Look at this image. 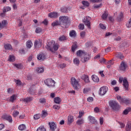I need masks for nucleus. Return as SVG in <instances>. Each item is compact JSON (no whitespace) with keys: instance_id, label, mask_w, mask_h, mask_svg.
<instances>
[{"instance_id":"aec40b11","label":"nucleus","mask_w":131,"mask_h":131,"mask_svg":"<svg viewBox=\"0 0 131 131\" xmlns=\"http://www.w3.org/2000/svg\"><path fill=\"white\" fill-rule=\"evenodd\" d=\"M33 100V97H28L26 98L23 99V101L25 102L26 103H29V102H31Z\"/></svg>"},{"instance_id":"9b49d317","label":"nucleus","mask_w":131,"mask_h":131,"mask_svg":"<svg viewBox=\"0 0 131 131\" xmlns=\"http://www.w3.org/2000/svg\"><path fill=\"white\" fill-rule=\"evenodd\" d=\"M126 68H127V64H126V62L122 61L119 67V70L121 71H125Z\"/></svg>"},{"instance_id":"4c0bfd02","label":"nucleus","mask_w":131,"mask_h":131,"mask_svg":"<svg viewBox=\"0 0 131 131\" xmlns=\"http://www.w3.org/2000/svg\"><path fill=\"white\" fill-rule=\"evenodd\" d=\"M8 61L9 62H14L15 61V56L14 55H10Z\"/></svg>"},{"instance_id":"e433bc0d","label":"nucleus","mask_w":131,"mask_h":131,"mask_svg":"<svg viewBox=\"0 0 131 131\" xmlns=\"http://www.w3.org/2000/svg\"><path fill=\"white\" fill-rule=\"evenodd\" d=\"M70 36L71 37H75L76 36V32L74 30H72L70 32Z\"/></svg>"},{"instance_id":"79ce46f5","label":"nucleus","mask_w":131,"mask_h":131,"mask_svg":"<svg viewBox=\"0 0 131 131\" xmlns=\"http://www.w3.org/2000/svg\"><path fill=\"white\" fill-rule=\"evenodd\" d=\"M130 110H131L130 108L125 110L123 112V114H124L125 115L128 114V112H129V111H130Z\"/></svg>"},{"instance_id":"f704fd0d","label":"nucleus","mask_w":131,"mask_h":131,"mask_svg":"<svg viewBox=\"0 0 131 131\" xmlns=\"http://www.w3.org/2000/svg\"><path fill=\"white\" fill-rule=\"evenodd\" d=\"M25 128H26V126H25V125H24L23 124H20L18 126V129L19 130H24V129H25Z\"/></svg>"},{"instance_id":"603ef678","label":"nucleus","mask_w":131,"mask_h":131,"mask_svg":"<svg viewBox=\"0 0 131 131\" xmlns=\"http://www.w3.org/2000/svg\"><path fill=\"white\" fill-rule=\"evenodd\" d=\"M15 82L17 85H21V83H22L20 80H15Z\"/></svg>"},{"instance_id":"a878e982","label":"nucleus","mask_w":131,"mask_h":131,"mask_svg":"<svg viewBox=\"0 0 131 131\" xmlns=\"http://www.w3.org/2000/svg\"><path fill=\"white\" fill-rule=\"evenodd\" d=\"M92 80L94 82H99V77L96 75H92Z\"/></svg>"},{"instance_id":"de8ad7c7","label":"nucleus","mask_w":131,"mask_h":131,"mask_svg":"<svg viewBox=\"0 0 131 131\" xmlns=\"http://www.w3.org/2000/svg\"><path fill=\"white\" fill-rule=\"evenodd\" d=\"M82 4L84 7H89V6H90V3L86 1H82Z\"/></svg>"},{"instance_id":"8fccbe9b","label":"nucleus","mask_w":131,"mask_h":131,"mask_svg":"<svg viewBox=\"0 0 131 131\" xmlns=\"http://www.w3.org/2000/svg\"><path fill=\"white\" fill-rule=\"evenodd\" d=\"M53 108L55 110L58 111V110H59V109H60V105H54L53 106Z\"/></svg>"},{"instance_id":"72a5a7b5","label":"nucleus","mask_w":131,"mask_h":131,"mask_svg":"<svg viewBox=\"0 0 131 131\" xmlns=\"http://www.w3.org/2000/svg\"><path fill=\"white\" fill-rule=\"evenodd\" d=\"M58 40L59 41H64V40H67V38L66 37V36L62 35L59 37Z\"/></svg>"},{"instance_id":"c9c22d12","label":"nucleus","mask_w":131,"mask_h":131,"mask_svg":"<svg viewBox=\"0 0 131 131\" xmlns=\"http://www.w3.org/2000/svg\"><path fill=\"white\" fill-rule=\"evenodd\" d=\"M73 121H74L73 116H69L68 117L69 124H70V123H72V122H73Z\"/></svg>"},{"instance_id":"1a4fd4ad","label":"nucleus","mask_w":131,"mask_h":131,"mask_svg":"<svg viewBox=\"0 0 131 131\" xmlns=\"http://www.w3.org/2000/svg\"><path fill=\"white\" fill-rule=\"evenodd\" d=\"M92 18L89 16H86L84 18L83 20V22L84 23V24L88 26V28H90L91 27V20Z\"/></svg>"},{"instance_id":"7ed1b4c3","label":"nucleus","mask_w":131,"mask_h":131,"mask_svg":"<svg viewBox=\"0 0 131 131\" xmlns=\"http://www.w3.org/2000/svg\"><path fill=\"white\" fill-rule=\"evenodd\" d=\"M46 49L49 50L51 52H54V51H58L59 49V45H55V43L52 41H50L46 46Z\"/></svg>"},{"instance_id":"0e129e2a","label":"nucleus","mask_w":131,"mask_h":131,"mask_svg":"<svg viewBox=\"0 0 131 131\" xmlns=\"http://www.w3.org/2000/svg\"><path fill=\"white\" fill-rule=\"evenodd\" d=\"M100 63H101V64H102L103 63H105L106 62V59H105L104 58H101L99 60Z\"/></svg>"},{"instance_id":"6ab92c4d","label":"nucleus","mask_w":131,"mask_h":131,"mask_svg":"<svg viewBox=\"0 0 131 131\" xmlns=\"http://www.w3.org/2000/svg\"><path fill=\"white\" fill-rule=\"evenodd\" d=\"M81 78L85 82H90V80L89 79V76L85 75H83L81 77Z\"/></svg>"},{"instance_id":"b1692460","label":"nucleus","mask_w":131,"mask_h":131,"mask_svg":"<svg viewBox=\"0 0 131 131\" xmlns=\"http://www.w3.org/2000/svg\"><path fill=\"white\" fill-rule=\"evenodd\" d=\"M61 101L62 100H61V98L59 97L54 98V102L56 104H60L61 103Z\"/></svg>"},{"instance_id":"3c124183","label":"nucleus","mask_w":131,"mask_h":131,"mask_svg":"<svg viewBox=\"0 0 131 131\" xmlns=\"http://www.w3.org/2000/svg\"><path fill=\"white\" fill-rule=\"evenodd\" d=\"M40 118V115L36 114L34 116V119L37 120V119H39Z\"/></svg>"},{"instance_id":"4d7b16f0","label":"nucleus","mask_w":131,"mask_h":131,"mask_svg":"<svg viewBox=\"0 0 131 131\" xmlns=\"http://www.w3.org/2000/svg\"><path fill=\"white\" fill-rule=\"evenodd\" d=\"M35 32L36 33H39L40 32H41V29L39 27H38L36 29Z\"/></svg>"},{"instance_id":"c85d7f7f","label":"nucleus","mask_w":131,"mask_h":131,"mask_svg":"<svg viewBox=\"0 0 131 131\" xmlns=\"http://www.w3.org/2000/svg\"><path fill=\"white\" fill-rule=\"evenodd\" d=\"M61 12L62 13H68V10H69L67 7H62L60 9Z\"/></svg>"},{"instance_id":"bb28decb","label":"nucleus","mask_w":131,"mask_h":131,"mask_svg":"<svg viewBox=\"0 0 131 131\" xmlns=\"http://www.w3.org/2000/svg\"><path fill=\"white\" fill-rule=\"evenodd\" d=\"M29 93L31 94V95H34V94H36V90H34L32 87H31L29 89Z\"/></svg>"},{"instance_id":"5701e85b","label":"nucleus","mask_w":131,"mask_h":131,"mask_svg":"<svg viewBox=\"0 0 131 131\" xmlns=\"http://www.w3.org/2000/svg\"><path fill=\"white\" fill-rule=\"evenodd\" d=\"M116 58L121 59V60H123V59H124V56H123V54H122V53H116Z\"/></svg>"},{"instance_id":"6e6552de","label":"nucleus","mask_w":131,"mask_h":131,"mask_svg":"<svg viewBox=\"0 0 131 131\" xmlns=\"http://www.w3.org/2000/svg\"><path fill=\"white\" fill-rule=\"evenodd\" d=\"M44 82L48 86H54L55 85V81L52 79H47L44 81Z\"/></svg>"},{"instance_id":"37998d69","label":"nucleus","mask_w":131,"mask_h":131,"mask_svg":"<svg viewBox=\"0 0 131 131\" xmlns=\"http://www.w3.org/2000/svg\"><path fill=\"white\" fill-rule=\"evenodd\" d=\"M47 116H48V112L46 111H42V117L45 118V117H47Z\"/></svg>"},{"instance_id":"338daca9","label":"nucleus","mask_w":131,"mask_h":131,"mask_svg":"<svg viewBox=\"0 0 131 131\" xmlns=\"http://www.w3.org/2000/svg\"><path fill=\"white\" fill-rule=\"evenodd\" d=\"M60 68L62 69L63 68H65V67H66V64L65 63H61L59 65Z\"/></svg>"},{"instance_id":"2f4dec72","label":"nucleus","mask_w":131,"mask_h":131,"mask_svg":"<svg viewBox=\"0 0 131 131\" xmlns=\"http://www.w3.org/2000/svg\"><path fill=\"white\" fill-rule=\"evenodd\" d=\"M118 21H121L122 19H123V13L122 12H121L119 16L117 18Z\"/></svg>"},{"instance_id":"c03bdc74","label":"nucleus","mask_w":131,"mask_h":131,"mask_svg":"<svg viewBox=\"0 0 131 131\" xmlns=\"http://www.w3.org/2000/svg\"><path fill=\"white\" fill-rule=\"evenodd\" d=\"M74 64L78 66L79 64V59H78V58H75L74 59Z\"/></svg>"},{"instance_id":"f3484780","label":"nucleus","mask_w":131,"mask_h":131,"mask_svg":"<svg viewBox=\"0 0 131 131\" xmlns=\"http://www.w3.org/2000/svg\"><path fill=\"white\" fill-rule=\"evenodd\" d=\"M49 124L50 125V129H51V130L54 131L56 128H57V126L54 122H49Z\"/></svg>"},{"instance_id":"680f3d73","label":"nucleus","mask_w":131,"mask_h":131,"mask_svg":"<svg viewBox=\"0 0 131 131\" xmlns=\"http://www.w3.org/2000/svg\"><path fill=\"white\" fill-rule=\"evenodd\" d=\"M99 26L101 29H106V26H105L103 24H100Z\"/></svg>"},{"instance_id":"393cba45","label":"nucleus","mask_w":131,"mask_h":131,"mask_svg":"<svg viewBox=\"0 0 131 131\" xmlns=\"http://www.w3.org/2000/svg\"><path fill=\"white\" fill-rule=\"evenodd\" d=\"M11 10H12V8L10 7L6 6L4 7L3 12L7 13V12H9V11H11Z\"/></svg>"},{"instance_id":"a211bd4d","label":"nucleus","mask_w":131,"mask_h":131,"mask_svg":"<svg viewBox=\"0 0 131 131\" xmlns=\"http://www.w3.org/2000/svg\"><path fill=\"white\" fill-rule=\"evenodd\" d=\"M88 119H89L90 123L94 124V123H96V122H97V120H96V118H95V117H94L92 116H89L88 117Z\"/></svg>"},{"instance_id":"e2e57ef3","label":"nucleus","mask_w":131,"mask_h":131,"mask_svg":"<svg viewBox=\"0 0 131 131\" xmlns=\"http://www.w3.org/2000/svg\"><path fill=\"white\" fill-rule=\"evenodd\" d=\"M39 102L41 104H43V103H46V99L45 98H41L39 99Z\"/></svg>"},{"instance_id":"5fc2aeb1","label":"nucleus","mask_w":131,"mask_h":131,"mask_svg":"<svg viewBox=\"0 0 131 131\" xmlns=\"http://www.w3.org/2000/svg\"><path fill=\"white\" fill-rule=\"evenodd\" d=\"M14 100H16V97H15V95H12L10 98V101L13 102Z\"/></svg>"},{"instance_id":"69168bd1","label":"nucleus","mask_w":131,"mask_h":131,"mask_svg":"<svg viewBox=\"0 0 131 131\" xmlns=\"http://www.w3.org/2000/svg\"><path fill=\"white\" fill-rule=\"evenodd\" d=\"M90 2H91V3H101L102 0H90Z\"/></svg>"},{"instance_id":"774afa93","label":"nucleus","mask_w":131,"mask_h":131,"mask_svg":"<svg viewBox=\"0 0 131 131\" xmlns=\"http://www.w3.org/2000/svg\"><path fill=\"white\" fill-rule=\"evenodd\" d=\"M126 27L129 28L131 27V18L130 19V20L129 21L128 23L126 24Z\"/></svg>"},{"instance_id":"a19ab883","label":"nucleus","mask_w":131,"mask_h":131,"mask_svg":"<svg viewBox=\"0 0 131 131\" xmlns=\"http://www.w3.org/2000/svg\"><path fill=\"white\" fill-rule=\"evenodd\" d=\"M36 131H46V128L43 126H41L37 129Z\"/></svg>"},{"instance_id":"dca6fc26","label":"nucleus","mask_w":131,"mask_h":131,"mask_svg":"<svg viewBox=\"0 0 131 131\" xmlns=\"http://www.w3.org/2000/svg\"><path fill=\"white\" fill-rule=\"evenodd\" d=\"M44 72L45 70L43 67H38L35 68V72H36V73H43Z\"/></svg>"},{"instance_id":"9d476101","label":"nucleus","mask_w":131,"mask_h":131,"mask_svg":"<svg viewBox=\"0 0 131 131\" xmlns=\"http://www.w3.org/2000/svg\"><path fill=\"white\" fill-rule=\"evenodd\" d=\"M108 91V87L106 86H102L100 88L99 90V94L100 96H104L107 93Z\"/></svg>"},{"instance_id":"864d4df0","label":"nucleus","mask_w":131,"mask_h":131,"mask_svg":"<svg viewBox=\"0 0 131 131\" xmlns=\"http://www.w3.org/2000/svg\"><path fill=\"white\" fill-rule=\"evenodd\" d=\"M79 28L80 30H83V29H84V25L82 24H80L79 25Z\"/></svg>"},{"instance_id":"7c9ffc66","label":"nucleus","mask_w":131,"mask_h":131,"mask_svg":"<svg viewBox=\"0 0 131 131\" xmlns=\"http://www.w3.org/2000/svg\"><path fill=\"white\" fill-rule=\"evenodd\" d=\"M126 127V131H130L131 130V122H128L127 123Z\"/></svg>"},{"instance_id":"09e8293b","label":"nucleus","mask_w":131,"mask_h":131,"mask_svg":"<svg viewBox=\"0 0 131 131\" xmlns=\"http://www.w3.org/2000/svg\"><path fill=\"white\" fill-rule=\"evenodd\" d=\"M91 91V89L90 88H84L83 89V93L84 94H88L90 91Z\"/></svg>"},{"instance_id":"49530a36","label":"nucleus","mask_w":131,"mask_h":131,"mask_svg":"<svg viewBox=\"0 0 131 131\" xmlns=\"http://www.w3.org/2000/svg\"><path fill=\"white\" fill-rule=\"evenodd\" d=\"M13 115L14 117H17L19 115V112L18 111H14L13 113Z\"/></svg>"},{"instance_id":"c756f323","label":"nucleus","mask_w":131,"mask_h":131,"mask_svg":"<svg viewBox=\"0 0 131 131\" xmlns=\"http://www.w3.org/2000/svg\"><path fill=\"white\" fill-rule=\"evenodd\" d=\"M84 123V121L83 119H79L76 122V124H77V125H81V124H83Z\"/></svg>"},{"instance_id":"4468645a","label":"nucleus","mask_w":131,"mask_h":131,"mask_svg":"<svg viewBox=\"0 0 131 131\" xmlns=\"http://www.w3.org/2000/svg\"><path fill=\"white\" fill-rule=\"evenodd\" d=\"M49 17L50 18H52V19H56L58 18V13L57 12H53L49 13L48 14Z\"/></svg>"},{"instance_id":"423d86ee","label":"nucleus","mask_w":131,"mask_h":131,"mask_svg":"<svg viewBox=\"0 0 131 131\" xmlns=\"http://www.w3.org/2000/svg\"><path fill=\"white\" fill-rule=\"evenodd\" d=\"M71 83L75 90H79L80 89V84L78 83V81L74 77H72L71 79Z\"/></svg>"},{"instance_id":"f03ea898","label":"nucleus","mask_w":131,"mask_h":131,"mask_svg":"<svg viewBox=\"0 0 131 131\" xmlns=\"http://www.w3.org/2000/svg\"><path fill=\"white\" fill-rule=\"evenodd\" d=\"M59 19L62 23V25H63V27H64L65 28H68V26L70 25V19H69L68 16H60Z\"/></svg>"},{"instance_id":"cd10ccee","label":"nucleus","mask_w":131,"mask_h":131,"mask_svg":"<svg viewBox=\"0 0 131 131\" xmlns=\"http://www.w3.org/2000/svg\"><path fill=\"white\" fill-rule=\"evenodd\" d=\"M4 48L5 50H12L13 48L12 47V45L10 44H6L4 45Z\"/></svg>"},{"instance_id":"a18cd8bd","label":"nucleus","mask_w":131,"mask_h":131,"mask_svg":"<svg viewBox=\"0 0 131 131\" xmlns=\"http://www.w3.org/2000/svg\"><path fill=\"white\" fill-rule=\"evenodd\" d=\"M84 114V112H83V111L79 112V116H78V118H81V117H82V116H83Z\"/></svg>"},{"instance_id":"4be33fe9","label":"nucleus","mask_w":131,"mask_h":131,"mask_svg":"<svg viewBox=\"0 0 131 131\" xmlns=\"http://www.w3.org/2000/svg\"><path fill=\"white\" fill-rule=\"evenodd\" d=\"M7 25H8V20H3L2 21L1 26L2 27V29H3V28H5V27H6L7 26Z\"/></svg>"},{"instance_id":"f257e3e1","label":"nucleus","mask_w":131,"mask_h":131,"mask_svg":"<svg viewBox=\"0 0 131 131\" xmlns=\"http://www.w3.org/2000/svg\"><path fill=\"white\" fill-rule=\"evenodd\" d=\"M77 56L81 58V60L83 63L86 62L90 60V54L85 53L84 51L82 50H79L76 53Z\"/></svg>"},{"instance_id":"412c9836","label":"nucleus","mask_w":131,"mask_h":131,"mask_svg":"<svg viewBox=\"0 0 131 131\" xmlns=\"http://www.w3.org/2000/svg\"><path fill=\"white\" fill-rule=\"evenodd\" d=\"M77 49V42H75L73 43L72 46V51L74 53L75 52V50Z\"/></svg>"},{"instance_id":"58836bf2","label":"nucleus","mask_w":131,"mask_h":131,"mask_svg":"<svg viewBox=\"0 0 131 131\" xmlns=\"http://www.w3.org/2000/svg\"><path fill=\"white\" fill-rule=\"evenodd\" d=\"M107 17H108V13L104 12L102 14V18L105 20V19H107Z\"/></svg>"},{"instance_id":"bf43d9fd","label":"nucleus","mask_w":131,"mask_h":131,"mask_svg":"<svg viewBox=\"0 0 131 131\" xmlns=\"http://www.w3.org/2000/svg\"><path fill=\"white\" fill-rule=\"evenodd\" d=\"M105 64H106V65H108L110 64L113 65V62H112V60H110L108 61H105Z\"/></svg>"},{"instance_id":"6e6d98bb","label":"nucleus","mask_w":131,"mask_h":131,"mask_svg":"<svg viewBox=\"0 0 131 131\" xmlns=\"http://www.w3.org/2000/svg\"><path fill=\"white\" fill-rule=\"evenodd\" d=\"M102 7V4L100 3L99 5H96L94 6V8L95 9H99V8H101Z\"/></svg>"},{"instance_id":"13d9d810","label":"nucleus","mask_w":131,"mask_h":131,"mask_svg":"<svg viewBox=\"0 0 131 131\" xmlns=\"http://www.w3.org/2000/svg\"><path fill=\"white\" fill-rule=\"evenodd\" d=\"M57 25H59V21H58V20H56V21L55 22H53L52 24V26H57Z\"/></svg>"},{"instance_id":"0eeeda50","label":"nucleus","mask_w":131,"mask_h":131,"mask_svg":"<svg viewBox=\"0 0 131 131\" xmlns=\"http://www.w3.org/2000/svg\"><path fill=\"white\" fill-rule=\"evenodd\" d=\"M117 99L121 104L124 103L126 105L130 104L131 100L129 99L122 98L120 96H117Z\"/></svg>"},{"instance_id":"f8f14e48","label":"nucleus","mask_w":131,"mask_h":131,"mask_svg":"<svg viewBox=\"0 0 131 131\" xmlns=\"http://www.w3.org/2000/svg\"><path fill=\"white\" fill-rule=\"evenodd\" d=\"M41 39H37L34 42V47L36 49H38L39 48L41 47Z\"/></svg>"},{"instance_id":"052dcab7","label":"nucleus","mask_w":131,"mask_h":131,"mask_svg":"<svg viewBox=\"0 0 131 131\" xmlns=\"http://www.w3.org/2000/svg\"><path fill=\"white\" fill-rule=\"evenodd\" d=\"M87 101H88V102H90L91 103L94 101V98L92 97H90L87 99Z\"/></svg>"},{"instance_id":"39448f33","label":"nucleus","mask_w":131,"mask_h":131,"mask_svg":"<svg viewBox=\"0 0 131 131\" xmlns=\"http://www.w3.org/2000/svg\"><path fill=\"white\" fill-rule=\"evenodd\" d=\"M123 81V86L125 89L126 91H127L128 90V81H127V79H126V77H120L119 79V82L120 83H122Z\"/></svg>"},{"instance_id":"20e7f679","label":"nucleus","mask_w":131,"mask_h":131,"mask_svg":"<svg viewBox=\"0 0 131 131\" xmlns=\"http://www.w3.org/2000/svg\"><path fill=\"white\" fill-rule=\"evenodd\" d=\"M109 105L111 108H112L113 110H115L116 111L119 110V108H120V106H119V104H118V102L114 100H111L109 102Z\"/></svg>"},{"instance_id":"2eb2a0df","label":"nucleus","mask_w":131,"mask_h":131,"mask_svg":"<svg viewBox=\"0 0 131 131\" xmlns=\"http://www.w3.org/2000/svg\"><path fill=\"white\" fill-rule=\"evenodd\" d=\"M3 119H5V120H7V121L9 122L10 123H12L13 122V119H12V116L10 115H5L3 117Z\"/></svg>"},{"instance_id":"ea45409f","label":"nucleus","mask_w":131,"mask_h":131,"mask_svg":"<svg viewBox=\"0 0 131 131\" xmlns=\"http://www.w3.org/2000/svg\"><path fill=\"white\" fill-rule=\"evenodd\" d=\"M13 65L14 66H15V67L17 68V69H21L22 68V64H21L20 63H15Z\"/></svg>"},{"instance_id":"473e14b6","label":"nucleus","mask_w":131,"mask_h":131,"mask_svg":"<svg viewBox=\"0 0 131 131\" xmlns=\"http://www.w3.org/2000/svg\"><path fill=\"white\" fill-rule=\"evenodd\" d=\"M32 42L31 40H28L27 41V43H26V46L27 47V48H28V49H30V48H31V47H32Z\"/></svg>"},{"instance_id":"ddd939ff","label":"nucleus","mask_w":131,"mask_h":131,"mask_svg":"<svg viewBox=\"0 0 131 131\" xmlns=\"http://www.w3.org/2000/svg\"><path fill=\"white\" fill-rule=\"evenodd\" d=\"M46 58H47V56L43 53H39L37 56L38 60H41V61H43Z\"/></svg>"}]
</instances>
